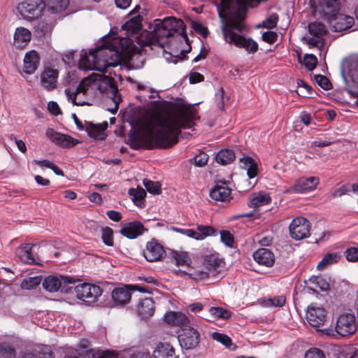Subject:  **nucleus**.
Returning a JSON list of instances; mask_svg holds the SVG:
<instances>
[{
  "label": "nucleus",
  "mask_w": 358,
  "mask_h": 358,
  "mask_svg": "<svg viewBox=\"0 0 358 358\" xmlns=\"http://www.w3.org/2000/svg\"><path fill=\"white\" fill-rule=\"evenodd\" d=\"M235 159V155L231 150H222L217 152L215 159L216 162L222 165H227Z\"/></svg>",
  "instance_id": "obj_39"
},
{
  "label": "nucleus",
  "mask_w": 358,
  "mask_h": 358,
  "mask_svg": "<svg viewBox=\"0 0 358 358\" xmlns=\"http://www.w3.org/2000/svg\"><path fill=\"white\" fill-rule=\"evenodd\" d=\"M215 229L210 226L197 225L196 229H193V238L197 241L205 239L208 236L215 234Z\"/></svg>",
  "instance_id": "obj_37"
},
{
  "label": "nucleus",
  "mask_w": 358,
  "mask_h": 358,
  "mask_svg": "<svg viewBox=\"0 0 358 358\" xmlns=\"http://www.w3.org/2000/svg\"><path fill=\"white\" fill-rule=\"evenodd\" d=\"M65 94L68 99L71 101L74 105H92V103L90 100H88L87 97H85L83 95V91L79 90L78 86L75 92L71 91L70 89H66Z\"/></svg>",
  "instance_id": "obj_30"
},
{
  "label": "nucleus",
  "mask_w": 358,
  "mask_h": 358,
  "mask_svg": "<svg viewBox=\"0 0 358 358\" xmlns=\"http://www.w3.org/2000/svg\"><path fill=\"white\" fill-rule=\"evenodd\" d=\"M38 358H53L52 352L50 347L47 345L38 346L36 350Z\"/></svg>",
  "instance_id": "obj_50"
},
{
  "label": "nucleus",
  "mask_w": 358,
  "mask_h": 358,
  "mask_svg": "<svg viewBox=\"0 0 358 358\" xmlns=\"http://www.w3.org/2000/svg\"><path fill=\"white\" fill-rule=\"evenodd\" d=\"M45 134L52 142L63 148H70L79 143L78 140L71 136L57 132L51 128L46 130Z\"/></svg>",
  "instance_id": "obj_15"
},
{
  "label": "nucleus",
  "mask_w": 358,
  "mask_h": 358,
  "mask_svg": "<svg viewBox=\"0 0 358 358\" xmlns=\"http://www.w3.org/2000/svg\"><path fill=\"white\" fill-rule=\"evenodd\" d=\"M142 17L139 15L131 17L122 26L120 36L107 39L113 49L119 50L121 59L136 53L146 51L147 46L163 48L168 43L169 38L178 33H185L184 22L180 19L167 17L163 20L156 19L150 27V31H142Z\"/></svg>",
  "instance_id": "obj_1"
},
{
  "label": "nucleus",
  "mask_w": 358,
  "mask_h": 358,
  "mask_svg": "<svg viewBox=\"0 0 358 358\" xmlns=\"http://www.w3.org/2000/svg\"><path fill=\"white\" fill-rule=\"evenodd\" d=\"M106 214L108 217L114 222H118L122 219L120 213L115 210H108Z\"/></svg>",
  "instance_id": "obj_63"
},
{
  "label": "nucleus",
  "mask_w": 358,
  "mask_h": 358,
  "mask_svg": "<svg viewBox=\"0 0 358 358\" xmlns=\"http://www.w3.org/2000/svg\"><path fill=\"white\" fill-rule=\"evenodd\" d=\"M108 123L104 122L103 124H94L92 122H85V129L88 133V135L96 139H103L104 138V130L106 129Z\"/></svg>",
  "instance_id": "obj_32"
},
{
  "label": "nucleus",
  "mask_w": 358,
  "mask_h": 358,
  "mask_svg": "<svg viewBox=\"0 0 358 358\" xmlns=\"http://www.w3.org/2000/svg\"><path fill=\"white\" fill-rule=\"evenodd\" d=\"M0 354L3 357L12 358L14 357L15 350L8 343H0Z\"/></svg>",
  "instance_id": "obj_49"
},
{
  "label": "nucleus",
  "mask_w": 358,
  "mask_h": 358,
  "mask_svg": "<svg viewBox=\"0 0 358 358\" xmlns=\"http://www.w3.org/2000/svg\"><path fill=\"white\" fill-rule=\"evenodd\" d=\"M297 87L301 90V93L303 95H308L310 94L311 87L307 85L303 80H297L296 81Z\"/></svg>",
  "instance_id": "obj_59"
},
{
  "label": "nucleus",
  "mask_w": 358,
  "mask_h": 358,
  "mask_svg": "<svg viewBox=\"0 0 358 358\" xmlns=\"http://www.w3.org/2000/svg\"><path fill=\"white\" fill-rule=\"evenodd\" d=\"M254 259L266 266H271L275 261L274 255L267 248H259L253 253Z\"/></svg>",
  "instance_id": "obj_26"
},
{
  "label": "nucleus",
  "mask_w": 358,
  "mask_h": 358,
  "mask_svg": "<svg viewBox=\"0 0 358 358\" xmlns=\"http://www.w3.org/2000/svg\"><path fill=\"white\" fill-rule=\"evenodd\" d=\"M79 90L83 91V95L87 97L92 101L99 96V90L96 83V73H92L89 77L82 80L80 83Z\"/></svg>",
  "instance_id": "obj_14"
},
{
  "label": "nucleus",
  "mask_w": 358,
  "mask_h": 358,
  "mask_svg": "<svg viewBox=\"0 0 358 358\" xmlns=\"http://www.w3.org/2000/svg\"><path fill=\"white\" fill-rule=\"evenodd\" d=\"M309 221L303 217H298L294 218L289 224V233L292 238L301 240L310 235Z\"/></svg>",
  "instance_id": "obj_9"
},
{
  "label": "nucleus",
  "mask_w": 358,
  "mask_h": 358,
  "mask_svg": "<svg viewBox=\"0 0 358 358\" xmlns=\"http://www.w3.org/2000/svg\"><path fill=\"white\" fill-rule=\"evenodd\" d=\"M190 83H196L203 80V76L197 72H193L189 78Z\"/></svg>",
  "instance_id": "obj_62"
},
{
  "label": "nucleus",
  "mask_w": 358,
  "mask_h": 358,
  "mask_svg": "<svg viewBox=\"0 0 358 358\" xmlns=\"http://www.w3.org/2000/svg\"><path fill=\"white\" fill-rule=\"evenodd\" d=\"M271 201L270 196L265 192H259L250 195L248 206L251 208L257 207L268 204Z\"/></svg>",
  "instance_id": "obj_35"
},
{
  "label": "nucleus",
  "mask_w": 358,
  "mask_h": 358,
  "mask_svg": "<svg viewBox=\"0 0 358 358\" xmlns=\"http://www.w3.org/2000/svg\"><path fill=\"white\" fill-rule=\"evenodd\" d=\"M101 238L103 242L106 245L108 246H112L113 245V232L110 228L105 227L102 229Z\"/></svg>",
  "instance_id": "obj_48"
},
{
  "label": "nucleus",
  "mask_w": 358,
  "mask_h": 358,
  "mask_svg": "<svg viewBox=\"0 0 358 358\" xmlns=\"http://www.w3.org/2000/svg\"><path fill=\"white\" fill-rule=\"evenodd\" d=\"M222 241L227 246L232 247L234 243L233 235L228 231H222L220 233Z\"/></svg>",
  "instance_id": "obj_57"
},
{
  "label": "nucleus",
  "mask_w": 358,
  "mask_h": 358,
  "mask_svg": "<svg viewBox=\"0 0 358 358\" xmlns=\"http://www.w3.org/2000/svg\"><path fill=\"white\" fill-rule=\"evenodd\" d=\"M143 255L148 262H157L165 255V251L159 243L152 240L147 243Z\"/></svg>",
  "instance_id": "obj_17"
},
{
  "label": "nucleus",
  "mask_w": 358,
  "mask_h": 358,
  "mask_svg": "<svg viewBox=\"0 0 358 358\" xmlns=\"http://www.w3.org/2000/svg\"><path fill=\"white\" fill-rule=\"evenodd\" d=\"M59 71L55 65L45 64L41 73V85L47 90L57 87Z\"/></svg>",
  "instance_id": "obj_11"
},
{
  "label": "nucleus",
  "mask_w": 358,
  "mask_h": 358,
  "mask_svg": "<svg viewBox=\"0 0 358 358\" xmlns=\"http://www.w3.org/2000/svg\"><path fill=\"white\" fill-rule=\"evenodd\" d=\"M278 20V15L276 13H272L263 22L264 27L267 29H272L276 26Z\"/></svg>",
  "instance_id": "obj_56"
},
{
  "label": "nucleus",
  "mask_w": 358,
  "mask_h": 358,
  "mask_svg": "<svg viewBox=\"0 0 358 358\" xmlns=\"http://www.w3.org/2000/svg\"><path fill=\"white\" fill-rule=\"evenodd\" d=\"M341 259V255L339 252H331L324 255L322 260L318 263L317 268L320 271H322L327 268L328 266L337 263Z\"/></svg>",
  "instance_id": "obj_38"
},
{
  "label": "nucleus",
  "mask_w": 358,
  "mask_h": 358,
  "mask_svg": "<svg viewBox=\"0 0 358 358\" xmlns=\"http://www.w3.org/2000/svg\"><path fill=\"white\" fill-rule=\"evenodd\" d=\"M285 297L283 295L274 296L264 301V306L266 307H282L285 303Z\"/></svg>",
  "instance_id": "obj_44"
},
{
  "label": "nucleus",
  "mask_w": 358,
  "mask_h": 358,
  "mask_svg": "<svg viewBox=\"0 0 358 358\" xmlns=\"http://www.w3.org/2000/svg\"><path fill=\"white\" fill-rule=\"evenodd\" d=\"M196 116L193 106H181L166 115L152 117L143 124L141 131L131 136V147L152 149L171 146L178 142L181 129L192 127Z\"/></svg>",
  "instance_id": "obj_2"
},
{
  "label": "nucleus",
  "mask_w": 358,
  "mask_h": 358,
  "mask_svg": "<svg viewBox=\"0 0 358 358\" xmlns=\"http://www.w3.org/2000/svg\"><path fill=\"white\" fill-rule=\"evenodd\" d=\"M244 169L250 178H253L257 175V164L251 157H245L243 160Z\"/></svg>",
  "instance_id": "obj_41"
},
{
  "label": "nucleus",
  "mask_w": 358,
  "mask_h": 358,
  "mask_svg": "<svg viewBox=\"0 0 358 358\" xmlns=\"http://www.w3.org/2000/svg\"><path fill=\"white\" fill-rule=\"evenodd\" d=\"M44 10L50 15H59L64 12L69 4V0H44Z\"/></svg>",
  "instance_id": "obj_24"
},
{
  "label": "nucleus",
  "mask_w": 358,
  "mask_h": 358,
  "mask_svg": "<svg viewBox=\"0 0 358 358\" xmlns=\"http://www.w3.org/2000/svg\"><path fill=\"white\" fill-rule=\"evenodd\" d=\"M17 10L24 18H32L44 10V4L41 0L24 1L18 5Z\"/></svg>",
  "instance_id": "obj_12"
},
{
  "label": "nucleus",
  "mask_w": 358,
  "mask_h": 358,
  "mask_svg": "<svg viewBox=\"0 0 358 358\" xmlns=\"http://www.w3.org/2000/svg\"><path fill=\"white\" fill-rule=\"evenodd\" d=\"M223 264L222 259L217 253L206 256L203 261V266L211 273L212 276H215L220 272Z\"/></svg>",
  "instance_id": "obj_22"
},
{
  "label": "nucleus",
  "mask_w": 358,
  "mask_h": 358,
  "mask_svg": "<svg viewBox=\"0 0 358 358\" xmlns=\"http://www.w3.org/2000/svg\"><path fill=\"white\" fill-rule=\"evenodd\" d=\"M172 256L179 266H189L191 263V259L185 252L173 251Z\"/></svg>",
  "instance_id": "obj_42"
},
{
  "label": "nucleus",
  "mask_w": 358,
  "mask_h": 358,
  "mask_svg": "<svg viewBox=\"0 0 358 358\" xmlns=\"http://www.w3.org/2000/svg\"><path fill=\"white\" fill-rule=\"evenodd\" d=\"M122 61L119 50L113 49L108 41L88 53L82 51L78 63L79 68L83 71L96 70L106 72L108 68L117 66Z\"/></svg>",
  "instance_id": "obj_3"
},
{
  "label": "nucleus",
  "mask_w": 358,
  "mask_h": 358,
  "mask_svg": "<svg viewBox=\"0 0 358 358\" xmlns=\"http://www.w3.org/2000/svg\"><path fill=\"white\" fill-rule=\"evenodd\" d=\"M277 34L274 31H268L262 34V39L269 43H273L277 40Z\"/></svg>",
  "instance_id": "obj_60"
},
{
  "label": "nucleus",
  "mask_w": 358,
  "mask_h": 358,
  "mask_svg": "<svg viewBox=\"0 0 358 358\" xmlns=\"http://www.w3.org/2000/svg\"><path fill=\"white\" fill-rule=\"evenodd\" d=\"M320 183V179L315 176L301 177L297 179L293 185L285 190L288 194H305L315 190Z\"/></svg>",
  "instance_id": "obj_8"
},
{
  "label": "nucleus",
  "mask_w": 358,
  "mask_h": 358,
  "mask_svg": "<svg viewBox=\"0 0 358 358\" xmlns=\"http://www.w3.org/2000/svg\"><path fill=\"white\" fill-rule=\"evenodd\" d=\"M164 320L168 324L175 326H186L188 322L187 316L181 312L170 311L164 315Z\"/></svg>",
  "instance_id": "obj_33"
},
{
  "label": "nucleus",
  "mask_w": 358,
  "mask_h": 358,
  "mask_svg": "<svg viewBox=\"0 0 358 358\" xmlns=\"http://www.w3.org/2000/svg\"><path fill=\"white\" fill-rule=\"evenodd\" d=\"M231 317V313L227 310L220 307H210L208 309V313L204 316V318L207 320L211 321L218 318L228 319Z\"/></svg>",
  "instance_id": "obj_36"
},
{
  "label": "nucleus",
  "mask_w": 358,
  "mask_h": 358,
  "mask_svg": "<svg viewBox=\"0 0 358 358\" xmlns=\"http://www.w3.org/2000/svg\"><path fill=\"white\" fill-rule=\"evenodd\" d=\"M39 64V57L38 53L31 50L26 53L24 58V71L26 73H33Z\"/></svg>",
  "instance_id": "obj_27"
},
{
  "label": "nucleus",
  "mask_w": 358,
  "mask_h": 358,
  "mask_svg": "<svg viewBox=\"0 0 358 358\" xmlns=\"http://www.w3.org/2000/svg\"><path fill=\"white\" fill-rule=\"evenodd\" d=\"M327 319V311L316 304H310L306 310V320L310 325L313 327H319L322 325Z\"/></svg>",
  "instance_id": "obj_13"
},
{
  "label": "nucleus",
  "mask_w": 358,
  "mask_h": 358,
  "mask_svg": "<svg viewBox=\"0 0 358 358\" xmlns=\"http://www.w3.org/2000/svg\"><path fill=\"white\" fill-rule=\"evenodd\" d=\"M357 326L355 316L352 313L341 314L336 319L334 329H322V333L329 336L339 335L342 337L349 336L355 333Z\"/></svg>",
  "instance_id": "obj_5"
},
{
  "label": "nucleus",
  "mask_w": 358,
  "mask_h": 358,
  "mask_svg": "<svg viewBox=\"0 0 358 358\" xmlns=\"http://www.w3.org/2000/svg\"><path fill=\"white\" fill-rule=\"evenodd\" d=\"M308 30L313 37L308 40V43L312 46L319 47L322 43V37L327 31L325 26L320 22H315L309 24Z\"/></svg>",
  "instance_id": "obj_20"
},
{
  "label": "nucleus",
  "mask_w": 358,
  "mask_h": 358,
  "mask_svg": "<svg viewBox=\"0 0 358 358\" xmlns=\"http://www.w3.org/2000/svg\"><path fill=\"white\" fill-rule=\"evenodd\" d=\"M33 246L31 244H24L17 248L16 255L21 262L29 264L35 263V259L31 255Z\"/></svg>",
  "instance_id": "obj_34"
},
{
  "label": "nucleus",
  "mask_w": 358,
  "mask_h": 358,
  "mask_svg": "<svg viewBox=\"0 0 358 358\" xmlns=\"http://www.w3.org/2000/svg\"><path fill=\"white\" fill-rule=\"evenodd\" d=\"M344 257L348 262L352 263L358 262V248L357 247H350L348 248L343 252Z\"/></svg>",
  "instance_id": "obj_46"
},
{
  "label": "nucleus",
  "mask_w": 358,
  "mask_h": 358,
  "mask_svg": "<svg viewBox=\"0 0 358 358\" xmlns=\"http://www.w3.org/2000/svg\"><path fill=\"white\" fill-rule=\"evenodd\" d=\"M321 13L329 20L338 14L341 8V0H320Z\"/></svg>",
  "instance_id": "obj_18"
},
{
  "label": "nucleus",
  "mask_w": 358,
  "mask_h": 358,
  "mask_svg": "<svg viewBox=\"0 0 358 358\" xmlns=\"http://www.w3.org/2000/svg\"><path fill=\"white\" fill-rule=\"evenodd\" d=\"M145 229L142 223L138 221H134L124 224L120 232L124 236L133 239L142 235Z\"/></svg>",
  "instance_id": "obj_23"
},
{
  "label": "nucleus",
  "mask_w": 358,
  "mask_h": 358,
  "mask_svg": "<svg viewBox=\"0 0 358 358\" xmlns=\"http://www.w3.org/2000/svg\"><path fill=\"white\" fill-rule=\"evenodd\" d=\"M154 301L150 298L141 300L136 309L138 315L143 319L151 317L154 313Z\"/></svg>",
  "instance_id": "obj_28"
},
{
  "label": "nucleus",
  "mask_w": 358,
  "mask_h": 358,
  "mask_svg": "<svg viewBox=\"0 0 358 358\" xmlns=\"http://www.w3.org/2000/svg\"><path fill=\"white\" fill-rule=\"evenodd\" d=\"M192 278L196 280H203L212 276L211 273L203 268L194 270L192 273H189Z\"/></svg>",
  "instance_id": "obj_45"
},
{
  "label": "nucleus",
  "mask_w": 358,
  "mask_h": 358,
  "mask_svg": "<svg viewBox=\"0 0 358 358\" xmlns=\"http://www.w3.org/2000/svg\"><path fill=\"white\" fill-rule=\"evenodd\" d=\"M136 88L142 92V96L145 99L146 97L149 99H154L158 96V93L156 91H154L151 87L148 86L146 84L141 83L139 82L136 83Z\"/></svg>",
  "instance_id": "obj_43"
},
{
  "label": "nucleus",
  "mask_w": 358,
  "mask_h": 358,
  "mask_svg": "<svg viewBox=\"0 0 358 358\" xmlns=\"http://www.w3.org/2000/svg\"><path fill=\"white\" fill-rule=\"evenodd\" d=\"M76 297L87 304H92L97 301L102 294L99 286L90 283L78 285L75 287Z\"/></svg>",
  "instance_id": "obj_6"
},
{
  "label": "nucleus",
  "mask_w": 358,
  "mask_h": 358,
  "mask_svg": "<svg viewBox=\"0 0 358 358\" xmlns=\"http://www.w3.org/2000/svg\"><path fill=\"white\" fill-rule=\"evenodd\" d=\"M315 82L324 90H329L331 87V83L329 79L322 75H315L314 76Z\"/></svg>",
  "instance_id": "obj_52"
},
{
  "label": "nucleus",
  "mask_w": 358,
  "mask_h": 358,
  "mask_svg": "<svg viewBox=\"0 0 358 358\" xmlns=\"http://www.w3.org/2000/svg\"><path fill=\"white\" fill-rule=\"evenodd\" d=\"M48 108L49 111L55 115H59L61 113L60 108H59L58 104L55 101H50L48 104Z\"/></svg>",
  "instance_id": "obj_61"
},
{
  "label": "nucleus",
  "mask_w": 358,
  "mask_h": 358,
  "mask_svg": "<svg viewBox=\"0 0 358 358\" xmlns=\"http://www.w3.org/2000/svg\"><path fill=\"white\" fill-rule=\"evenodd\" d=\"M208 160V156L205 152H200L194 157V164L196 166L201 167L205 166Z\"/></svg>",
  "instance_id": "obj_58"
},
{
  "label": "nucleus",
  "mask_w": 358,
  "mask_h": 358,
  "mask_svg": "<svg viewBox=\"0 0 358 358\" xmlns=\"http://www.w3.org/2000/svg\"><path fill=\"white\" fill-rule=\"evenodd\" d=\"M153 358H177L173 348L167 343H159L153 351Z\"/></svg>",
  "instance_id": "obj_31"
},
{
  "label": "nucleus",
  "mask_w": 358,
  "mask_h": 358,
  "mask_svg": "<svg viewBox=\"0 0 358 358\" xmlns=\"http://www.w3.org/2000/svg\"><path fill=\"white\" fill-rule=\"evenodd\" d=\"M212 336L214 340L220 342L226 347H229V345L231 344V341L230 338L225 334L214 332L212 334Z\"/></svg>",
  "instance_id": "obj_54"
},
{
  "label": "nucleus",
  "mask_w": 358,
  "mask_h": 358,
  "mask_svg": "<svg viewBox=\"0 0 358 358\" xmlns=\"http://www.w3.org/2000/svg\"><path fill=\"white\" fill-rule=\"evenodd\" d=\"M130 285L115 288L112 292V298L118 304H125L131 299Z\"/></svg>",
  "instance_id": "obj_29"
},
{
  "label": "nucleus",
  "mask_w": 358,
  "mask_h": 358,
  "mask_svg": "<svg viewBox=\"0 0 358 358\" xmlns=\"http://www.w3.org/2000/svg\"><path fill=\"white\" fill-rule=\"evenodd\" d=\"M143 185L149 192L152 194H159L160 185L158 182H154L145 179L143 180Z\"/></svg>",
  "instance_id": "obj_51"
},
{
  "label": "nucleus",
  "mask_w": 358,
  "mask_h": 358,
  "mask_svg": "<svg viewBox=\"0 0 358 358\" xmlns=\"http://www.w3.org/2000/svg\"><path fill=\"white\" fill-rule=\"evenodd\" d=\"M329 25L335 31H342L350 28L355 22L352 17L343 14H337L336 16L327 20Z\"/></svg>",
  "instance_id": "obj_19"
},
{
  "label": "nucleus",
  "mask_w": 358,
  "mask_h": 358,
  "mask_svg": "<svg viewBox=\"0 0 358 358\" xmlns=\"http://www.w3.org/2000/svg\"><path fill=\"white\" fill-rule=\"evenodd\" d=\"M96 83L98 87L97 90H99V95L101 94H106L114 100V102L115 103V107L110 110L112 113H115L118 109L117 101L115 99L117 89L114 84L113 79L105 75L96 73Z\"/></svg>",
  "instance_id": "obj_7"
},
{
  "label": "nucleus",
  "mask_w": 358,
  "mask_h": 358,
  "mask_svg": "<svg viewBox=\"0 0 358 358\" xmlns=\"http://www.w3.org/2000/svg\"><path fill=\"white\" fill-rule=\"evenodd\" d=\"M305 358H325V355L320 349L312 348L306 352Z\"/></svg>",
  "instance_id": "obj_55"
},
{
  "label": "nucleus",
  "mask_w": 358,
  "mask_h": 358,
  "mask_svg": "<svg viewBox=\"0 0 358 358\" xmlns=\"http://www.w3.org/2000/svg\"><path fill=\"white\" fill-rule=\"evenodd\" d=\"M31 38V33L27 28L20 27L15 29L13 36V44L18 48L21 49L26 46Z\"/></svg>",
  "instance_id": "obj_25"
},
{
  "label": "nucleus",
  "mask_w": 358,
  "mask_h": 358,
  "mask_svg": "<svg viewBox=\"0 0 358 358\" xmlns=\"http://www.w3.org/2000/svg\"><path fill=\"white\" fill-rule=\"evenodd\" d=\"M210 196L215 201H229L231 199V189L226 182H220L210 190Z\"/></svg>",
  "instance_id": "obj_21"
},
{
  "label": "nucleus",
  "mask_w": 358,
  "mask_h": 358,
  "mask_svg": "<svg viewBox=\"0 0 358 358\" xmlns=\"http://www.w3.org/2000/svg\"><path fill=\"white\" fill-rule=\"evenodd\" d=\"M98 355V350L90 349L85 350L83 354H80L81 358H95Z\"/></svg>",
  "instance_id": "obj_64"
},
{
  "label": "nucleus",
  "mask_w": 358,
  "mask_h": 358,
  "mask_svg": "<svg viewBox=\"0 0 358 358\" xmlns=\"http://www.w3.org/2000/svg\"><path fill=\"white\" fill-rule=\"evenodd\" d=\"M342 76L345 83V90L357 98L358 105V55H351L343 62Z\"/></svg>",
  "instance_id": "obj_4"
},
{
  "label": "nucleus",
  "mask_w": 358,
  "mask_h": 358,
  "mask_svg": "<svg viewBox=\"0 0 358 358\" xmlns=\"http://www.w3.org/2000/svg\"><path fill=\"white\" fill-rule=\"evenodd\" d=\"M129 194L132 197L134 203L140 206L146 195V192L142 187H138L137 188L129 189Z\"/></svg>",
  "instance_id": "obj_40"
},
{
  "label": "nucleus",
  "mask_w": 358,
  "mask_h": 358,
  "mask_svg": "<svg viewBox=\"0 0 358 358\" xmlns=\"http://www.w3.org/2000/svg\"><path fill=\"white\" fill-rule=\"evenodd\" d=\"M41 282V278L39 276L31 277L24 279L21 283V287L24 289H31L36 287Z\"/></svg>",
  "instance_id": "obj_47"
},
{
  "label": "nucleus",
  "mask_w": 358,
  "mask_h": 358,
  "mask_svg": "<svg viewBox=\"0 0 358 358\" xmlns=\"http://www.w3.org/2000/svg\"><path fill=\"white\" fill-rule=\"evenodd\" d=\"M303 62L308 69L313 70L317 65V59L313 55H306L303 58Z\"/></svg>",
  "instance_id": "obj_53"
},
{
  "label": "nucleus",
  "mask_w": 358,
  "mask_h": 358,
  "mask_svg": "<svg viewBox=\"0 0 358 358\" xmlns=\"http://www.w3.org/2000/svg\"><path fill=\"white\" fill-rule=\"evenodd\" d=\"M178 342L182 348L189 350L196 348L199 343L198 331L189 326H185L178 335Z\"/></svg>",
  "instance_id": "obj_10"
},
{
  "label": "nucleus",
  "mask_w": 358,
  "mask_h": 358,
  "mask_svg": "<svg viewBox=\"0 0 358 358\" xmlns=\"http://www.w3.org/2000/svg\"><path fill=\"white\" fill-rule=\"evenodd\" d=\"M74 282L73 278L69 277H62L60 278L55 276H48L43 282V287L50 292L58 291L60 288L65 290L66 284H72Z\"/></svg>",
  "instance_id": "obj_16"
}]
</instances>
